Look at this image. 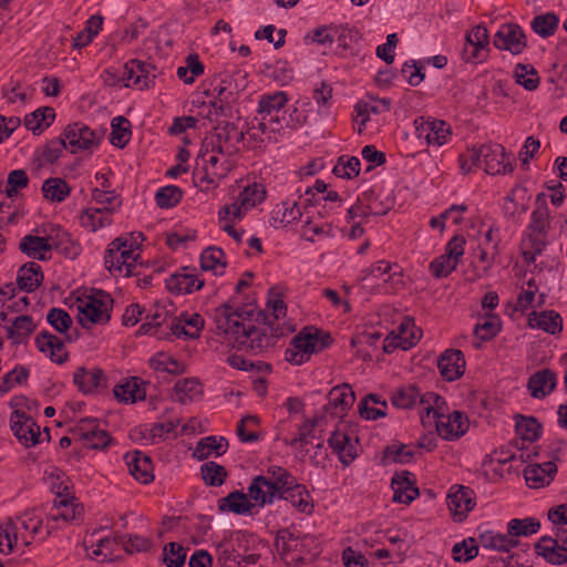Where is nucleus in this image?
<instances>
[{
	"label": "nucleus",
	"instance_id": "obj_1",
	"mask_svg": "<svg viewBox=\"0 0 567 567\" xmlns=\"http://www.w3.org/2000/svg\"><path fill=\"white\" fill-rule=\"evenodd\" d=\"M268 310H271L272 320L269 316H264L267 320L262 326H255L248 318V312L233 308L224 303L213 310L212 318L215 323V330L218 334L235 349L247 351L251 354H259L276 346L278 339L284 334L279 324L275 321L286 316V306L282 299H270L267 303Z\"/></svg>",
	"mask_w": 567,
	"mask_h": 567
},
{
	"label": "nucleus",
	"instance_id": "obj_16",
	"mask_svg": "<svg viewBox=\"0 0 567 567\" xmlns=\"http://www.w3.org/2000/svg\"><path fill=\"white\" fill-rule=\"evenodd\" d=\"M493 44L499 50H506L517 55L527 47V39L518 24L505 23L495 33Z\"/></svg>",
	"mask_w": 567,
	"mask_h": 567
},
{
	"label": "nucleus",
	"instance_id": "obj_48",
	"mask_svg": "<svg viewBox=\"0 0 567 567\" xmlns=\"http://www.w3.org/2000/svg\"><path fill=\"white\" fill-rule=\"evenodd\" d=\"M111 214L95 207L86 208L80 216L81 226L92 233L111 225Z\"/></svg>",
	"mask_w": 567,
	"mask_h": 567
},
{
	"label": "nucleus",
	"instance_id": "obj_45",
	"mask_svg": "<svg viewBox=\"0 0 567 567\" xmlns=\"http://www.w3.org/2000/svg\"><path fill=\"white\" fill-rule=\"evenodd\" d=\"M480 543L486 549H494L498 551H509L517 545V540L512 538L511 535L486 530L480 535Z\"/></svg>",
	"mask_w": 567,
	"mask_h": 567
},
{
	"label": "nucleus",
	"instance_id": "obj_35",
	"mask_svg": "<svg viewBox=\"0 0 567 567\" xmlns=\"http://www.w3.org/2000/svg\"><path fill=\"white\" fill-rule=\"evenodd\" d=\"M536 551L553 565H563L567 561V549L550 536H544L538 540Z\"/></svg>",
	"mask_w": 567,
	"mask_h": 567
},
{
	"label": "nucleus",
	"instance_id": "obj_59",
	"mask_svg": "<svg viewBox=\"0 0 567 567\" xmlns=\"http://www.w3.org/2000/svg\"><path fill=\"white\" fill-rule=\"evenodd\" d=\"M360 159L355 156L342 155L333 167V174L340 178L352 179L360 173Z\"/></svg>",
	"mask_w": 567,
	"mask_h": 567
},
{
	"label": "nucleus",
	"instance_id": "obj_34",
	"mask_svg": "<svg viewBox=\"0 0 567 567\" xmlns=\"http://www.w3.org/2000/svg\"><path fill=\"white\" fill-rule=\"evenodd\" d=\"M302 216L300 207L296 200H284L275 206L271 212V225L275 228L286 227Z\"/></svg>",
	"mask_w": 567,
	"mask_h": 567
},
{
	"label": "nucleus",
	"instance_id": "obj_15",
	"mask_svg": "<svg viewBox=\"0 0 567 567\" xmlns=\"http://www.w3.org/2000/svg\"><path fill=\"white\" fill-rule=\"evenodd\" d=\"M10 426L14 436L25 447L34 446L40 442V426L25 412L13 411L10 415Z\"/></svg>",
	"mask_w": 567,
	"mask_h": 567
},
{
	"label": "nucleus",
	"instance_id": "obj_19",
	"mask_svg": "<svg viewBox=\"0 0 567 567\" xmlns=\"http://www.w3.org/2000/svg\"><path fill=\"white\" fill-rule=\"evenodd\" d=\"M166 288L176 295H187L199 290L204 280L199 279L196 268L183 267L165 280Z\"/></svg>",
	"mask_w": 567,
	"mask_h": 567
},
{
	"label": "nucleus",
	"instance_id": "obj_26",
	"mask_svg": "<svg viewBox=\"0 0 567 567\" xmlns=\"http://www.w3.org/2000/svg\"><path fill=\"white\" fill-rule=\"evenodd\" d=\"M37 349L52 362L63 364L68 360V351L63 341L49 331H41L34 339Z\"/></svg>",
	"mask_w": 567,
	"mask_h": 567
},
{
	"label": "nucleus",
	"instance_id": "obj_18",
	"mask_svg": "<svg viewBox=\"0 0 567 567\" xmlns=\"http://www.w3.org/2000/svg\"><path fill=\"white\" fill-rule=\"evenodd\" d=\"M354 401L355 395L350 384L336 385L328 393V403L323 406L324 413L332 417H342Z\"/></svg>",
	"mask_w": 567,
	"mask_h": 567
},
{
	"label": "nucleus",
	"instance_id": "obj_31",
	"mask_svg": "<svg viewBox=\"0 0 567 567\" xmlns=\"http://www.w3.org/2000/svg\"><path fill=\"white\" fill-rule=\"evenodd\" d=\"M113 393L116 400L123 403H135L146 398L144 382L137 377H131L116 384Z\"/></svg>",
	"mask_w": 567,
	"mask_h": 567
},
{
	"label": "nucleus",
	"instance_id": "obj_38",
	"mask_svg": "<svg viewBox=\"0 0 567 567\" xmlns=\"http://www.w3.org/2000/svg\"><path fill=\"white\" fill-rule=\"evenodd\" d=\"M547 234L525 231L522 241V256L525 262L533 264L547 246Z\"/></svg>",
	"mask_w": 567,
	"mask_h": 567
},
{
	"label": "nucleus",
	"instance_id": "obj_52",
	"mask_svg": "<svg viewBox=\"0 0 567 567\" xmlns=\"http://www.w3.org/2000/svg\"><path fill=\"white\" fill-rule=\"evenodd\" d=\"M317 425V419H306L302 424L298 426L297 435L292 437H284L282 441L285 445L291 447H300L303 449L307 445L312 443V439H315V429Z\"/></svg>",
	"mask_w": 567,
	"mask_h": 567
},
{
	"label": "nucleus",
	"instance_id": "obj_23",
	"mask_svg": "<svg viewBox=\"0 0 567 567\" xmlns=\"http://www.w3.org/2000/svg\"><path fill=\"white\" fill-rule=\"evenodd\" d=\"M475 505V493L470 487L458 486L456 491L450 492L447 495L449 509L457 522L465 519Z\"/></svg>",
	"mask_w": 567,
	"mask_h": 567
},
{
	"label": "nucleus",
	"instance_id": "obj_33",
	"mask_svg": "<svg viewBox=\"0 0 567 567\" xmlns=\"http://www.w3.org/2000/svg\"><path fill=\"white\" fill-rule=\"evenodd\" d=\"M277 499L289 502L300 513L309 515L313 512V502L309 491L298 482L289 486Z\"/></svg>",
	"mask_w": 567,
	"mask_h": 567
},
{
	"label": "nucleus",
	"instance_id": "obj_51",
	"mask_svg": "<svg viewBox=\"0 0 567 567\" xmlns=\"http://www.w3.org/2000/svg\"><path fill=\"white\" fill-rule=\"evenodd\" d=\"M471 47V58H486L485 48L488 45V31L483 25L474 27L465 37Z\"/></svg>",
	"mask_w": 567,
	"mask_h": 567
},
{
	"label": "nucleus",
	"instance_id": "obj_53",
	"mask_svg": "<svg viewBox=\"0 0 567 567\" xmlns=\"http://www.w3.org/2000/svg\"><path fill=\"white\" fill-rule=\"evenodd\" d=\"M559 25V17L555 12L537 14L530 22L532 30L542 38L555 34Z\"/></svg>",
	"mask_w": 567,
	"mask_h": 567
},
{
	"label": "nucleus",
	"instance_id": "obj_41",
	"mask_svg": "<svg viewBox=\"0 0 567 567\" xmlns=\"http://www.w3.org/2000/svg\"><path fill=\"white\" fill-rule=\"evenodd\" d=\"M528 321L532 328L542 329L550 334L560 332L563 329V319L560 315L554 310L543 311L540 313L533 312Z\"/></svg>",
	"mask_w": 567,
	"mask_h": 567
},
{
	"label": "nucleus",
	"instance_id": "obj_56",
	"mask_svg": "<svg viewBox=\"0 0 567 567\" xmlns=\"http://www.w3.org/2000/svg\"><path fill=\"white\" fill-rule=\"evenodd\" d=\"M148 364L156 372H166L168 374H181L184 372L183 363L164 352L152 357Z\"/></svg>",
	"mask_w": 567,
	"mask_h": 567
},
{
	"label": "nucleus",
	"instance_id": "obj_22",
	"mask_svg": "<svg viewBox=\"0 0 567 567\" xmlns=\"http://www.w3.org/2000/svg\"><path fill=\"white\" fill-rule=\"evenodd\" d=\"M329 446L338 455L343 466H349L358 457V439L336 430L328 440Z\"/></svg>",
	"mask_w": 567,
	"mask_h": 567
},
{
	"label": "nucleus",
	"instance_id": "obj_21",
	"mask_svg": "<svg viewBox=\"0 0 567 567\" xmlns=\"http://www.w3.org/2000/svg\"><path fill=\"white\" fill-rule=\"evenodd\" d=\"M329 446L338 455L343 466H349L358 457V439L336 430L328 440Z\"/></svg>",
	"mask_w": 567,
	"mask_h": 567
},
{
	"label": "nucleus",
	"instance_id": "obj_42",
	"mask_svg": "<svg viewBox=\"0 0 567 567\" xmlns=\"http://www.w3.org/2000/svg\"><path fill=\"white\" fill-rule=\"evenodd\" d=\"M19 248L33 259L48 260L50 258L49 245L43 236L27 235L20 240Z\"/></svg>",
	"mask_w": 567,
	"mask_h": 567
},
{
	"label": "nucleus",
	"instance_id": "obj_30",
	"mask_svg": "<svg viewBox=\"0 0 567 567\" xmlns=\"http://www.w3.org/2000/svg\"><path fill=\"white\" fill-rule=\"evenodd\" d=\"M557 472V466L553 461L543 464H529L524 470L526 484L532 488H540L548 485Z\"/></svg>",
	"mask_w": 567,
	"mask_h": 567
},
{
	"label": "nucleus",
	"instance_id": "obj_61",
	"mask_svg": "<svg viewBox=\"0 0 567 567\" xmlns=\"http://www.w3.org/2000/svg\"><path fill=\"white\" fill-rule=\"evenodd\" d=\"M28 378L29 369L23 365H16L0 380V396L9 392L16 385L25 383Z\"/></svg>",
	"mask_w": 567,
	"mask_h": 567
},
{
	"label": "nucleus",
	"instance_id": "obj_44",
	"mask_svg": "<svg viewBox=\"0 0 567 567\" xmlns=\"http://www.w3.org/2000/svg\"><path fill=\"white\" fill-rule=\"evenodd\" d=\"M55 112L52 107H40L34 112L27 114L24 117V126L34 134H40L48 128L54 121Z\"/></svg>",
	"mask_w": 567,
	"mask_h": 567
},
{
	"label": "nucleus",
	"instance_id": "obj_25",
	"mask_svg": "<svg viewBox=\"0 0 567 567\" xmlns=\"http://www.w3.org/2000/svg\"><path fill=\"white\" fill-rule=\"evenodd\" d=\"M130 474L142 484L154 481L153 463L148 455L141 451L127 452L124 456Z\"/></svg>",
	"mask_w": 567,
	"mask_h": 567
},
{
	"label": "nucleus",
	"instance_id": "obj_7",
	"mask_svg": "<svg viewBox=\"0 0 567 567\" xmlns=\"http://www.w3.org/2000/svg\"><path fill=\"white\" fill-rule=\"evenodd\" d=\"M113 299L110 293L97 289L78 298L79 321L82 327L105 324L111 319Z\"/></svg>",
	"mask_w": 567,
	"mask_h": 567
},
{
	"label": "nucleus",
	"instance_id": "obj_47",
	"mask_svg": "<svg viewBox=\"0 0 567 567\" xmlns=\"http://www.w3.org/2000/svg\"><path fill=\"white\" fill-rule=\"evenodd\" d=\"M21 538L20 529L16 518H7L0 525V553L10 554Z\"/></svg>",
	"mask_w": 567,
	"mask_h": 567
},
{
	"label": "nucleus",
	"instance_id": "obj_49",
	"mask_svg": "<svg viewBox=\"0 0 567 567\" xmlns=\"http://www.w3.org/2000/svg\"><path fill=\"white\" fill-rule=\"evenodd\" d=\"M200 394L202 385L196 379H182L174 385L175 400L183 404L197 400Z\"/></svg>",
	"mask_w": 567,
	"mask_h": 567
},
{
	"label": "nucleus",
	"instance_id": "obj_62",
	"mask_svg": "<svg viewBox=\"0 0 567 567\" xmlns=\"http://www.w3.org/2000/svg\"><path fill=\"white\" fill-rule=\"evenodd\" d=\"M200 474L204 482L209 486H220L226 477V468L216 462H206L200 466Z\"/></svg>",
	"mask_w": 567,
	"mask_h": 567
},
{
	"label": "nucleus",
	"instance_id": "obj_27",
	"mask_svg": "<svg viewBox=\"0 0 567 567\" xmlns=\"http://www.w3.org/2000/svg\"><path fill=\"white\" fill-rule=\"evenodd\" d=\"M557 385V374L550 369H542L528 378L527 390L534 399H544Z\"/></svg>",
	"mask_w": 567,
	"mask_h": 567
},
{
	"label": "nucleus",
	"instance_id": "obj_43",
	"mask_svg": "<svg viewBox=\"0 0 567 567\" xmlns=\"http://www.w3.org/2000/svg\"><path fill=\"white\" fill-rule=\"evenodd\" d=\"M248 493L245 494L239 491L231 492L226 497L218 501V508L220 512H230L235 514L250 513L252 504L248 499Z\"/></svg>",
	"mask_w": 567,
	"mask_h": 567
},
{
	"label": "nucleus",
	"instance_id": "obj_50",
	"mask_svg": "<svg viewBox=\"0 0 567 567\" xmlns=\"http://www.w3.org/2000/svg\"><path fill=\"white\" fill-rule=\"evenodd\" d=\"M200 267L205 271H213L214 275H223L226 262L225 254L220 248L208 247L200 255Z\"/></svg>",
	"mask_w": 567,
	"mask_h": 567
},
{
	"label": "nucleus",
	"instance_id": "obj_54",
	"mask_svg": "<svg viewBox=\"0 0 567 567\" xmlns=\"http://www.w3.org/2000/svg\"><path fill=\"white\" fill-rule=\"evenodd\" d=\"M131 124L124 116H115L111 121L110 142L112 145L123 148L131 140Z\"/></svg>",
	"mask_w": 567,
	"mask_h": 567
},
{
	"label": "nucleus",
	"instance_id": "obj_14",
	"mask_svg": "<svg viewBox=\"0 0 567 567\" xmlns=\"http://www.w3.org/2000/svg\"><path fill=\"white\" fill-rule=\"evenodd\" d=\"M63 141L71 153L76 154L81 151H89L97 146L99 137L95 132L83 123L69 124L63 133Z\"/></svg>",
	"mask_w": 567,
	"mask_h": 567
},
{
	"label": "nucleus",
	"instance_id": "obj_29",
	"mask_svg": "<svg viewBox=\"0 0 567 567\" xmlns=\"http://www.w3.org/2000/svg\"><path fill=\"white\" fill-rule=\"evenodd\" d=\"M230 168L231 162L228 158L220 163V168L218 169H208L205 166L202 168L197 167L193 174V182L196 187L204 192H208L218 186L220 179L228 174Z\"/></svg>",
	"mask_w": 567,
	"mask_h": 567
},
{
	"label": "nucleus",
	"instance_id": "obj_32",
	"mask_svg": "<svg viewBox=\"0 0 567 567\" xmlns=\"http://www.w3.org/2000/svg\"><path fill=\"white\" fill-rule=\"evenodd\" d=\"M410 473L406 471L395 473L391 480V487L393 489V502L410 504L419 496V489L413 485L410 478Z\"/></svg>",
	"mask_w": 567,
	"mask_h": 567
},
{
	"label": "nucleus",
	"instance_id": "obj_60",
	"mask_svg": "<svg viewBox=\"0 0 567 567\" xmlns=\"http://www.w3.org/2000/svg\"><path fill=\"white\" fill-rule=\"evenodd\" d=\"M266 196L265 187L261 184L247 185L237 196L239 205L246 207L248 210L260 204Z\"/></svg>",
	"mask_w": 567,
	"mask_h": 567
},
{
	"label": "nucleus",
	"instance_id": "obj_9",
	"mask_svg": "<svg viewBox=\"0 0 567 567\" xmlns=\"http://www.w3.org/2000/svg\"><path fill=\"white\" fill-rule=\"evenodd\" d=\"M212 96L209 102V112L207 117L213 120V115L228 116L231 111V104L237 99L238 87L233 83V76L227 72L215 75L212 80Z\"/></svg>",
	"mask_w": 567,
	"mask_h": 567
},
{
	"label": "nucleus",
	"instance_id": "obj_37",
	"mask_svg": "<svg viewBox=\"0 0 567 567\" xmlns=\"http://www.w3.org/2000/svg\"><path fill=\"white\" fill-rule=\"evenodd\" d=\"M43 281L41 266L34 261L24 264L18 271L17 284L21 290L32 292Z\"/></svg>",
	"mask_w": 567,
	"mask_h": 567
},
{
	"label": "nucleus",
	"instance_id": "obj_57",
	"mask_svg": "<svg viewBox=\"0 0 567 567\" xmlns=\"http://www.w3.org/2000/svg\"><path fill=\"white\" fill-rule=\"evenodd\" d=\"M501 319L496 315H487L474 327V334L482 341L494 338L501 331Z\"/></svg>",
	"mask_w": 567,
	"mask_h": 567
},
{
	"label": "nucleus",
	"instance_id": "obj_2",
	"mask_svg": "<svg viewBox=\"0 0 567 567\" xmlns=\"http://www.w3.org/2000/svg\"><path fill=\"white\" fill-rule=\"evenodd\" d=\"M287 103L288 96L284 91L260 95L257 109L260 122L256 128L267 135L268 140L276 141V134L280 133L285 125L295 124L291 118H287Z\"/></svg>",
	"mask_w": 567,
	"mask_h": 567
},
{
	"label": "nucleus",
	"instance_id": "obj_64",
	"mask_svg": "<svg viewBox=\"0 0 567 567\" xmlns=\"http://www.w3.org/2000/svg\"><path fill=\"white\" fill-rule=\"evenodd\" d=\"M186 549L178 543L171 542L163 549V560L167 567H183Z\"/></svg>",
	"mask_w": 567,
	"mask_h": 567
},
{
	"label": "nucleus",
	"instance_id": "obj_3",
	"mask_svg": "<svg viewBox=\"0 0 567 567\" xmlns=\"http://www.w3.org/2000/svg\"><path fill=\"white\" fill-rule=\"evenodd\" d=\"M295 482L297 478L287 468L270 465L265 475H258L251 481L248 495L258 506L262 507L272 504Z\"/></svg>",
	"mask_w": 567,
	"mask_h": 567
},
{
	"label": "nucleus",
	"instance_id": "obj_40",
	"mask_svg": "<svg viewBox=\"0 0 567 567\" xmlns=\"http://www.w3.org/2000/svg\"><path fill=\"white\" fill-rule=\"evenodd\" d=\"M228 442L223 436H206L200 439L194 450V456L198 460L208 458L212 455L220 456L227 452Z\"/></svg>",
	"mask_w": 567,
	"mask_h": 567
},
{
	"label": "nucleus",
	"instance_id": "obj_24",
	"mask_svg": "<svg viewBox=\"0 0 567 567\" xmlns=\"http://www.w3.org/2000/svg\"><path fill=\"white\" fill-rule=\"evenodd\" d=\"M442 378L449 382L457 380L465 371V359L461 350H445L437 360Z\"/></svg>",
	"mask_w": 567,
	"mask_h": 567
},
{
	"label": "nucleus",
	"instance_id": "obj_28",
	"mask_svg": "<svg viewBox=\"0 0 567 567\" xmlns=\"http://www.w3.org/2000/svg\"><path fill=\"white\" fill-rule=\"evenodd\" d=\"M414 326L410 322H403L399 326L398 331H392L384 340L383 350L386 353L393 352L400 348L408 350L412 348L420 339V334L413 332Z\"/></svg>",
	"mask_w": 567,
	"mask_h": 567
},
{
	"label": "nucleus",
	"instance_id": "obj_4",
	"mask_svg": "<svg viewBox=\"0 0 567 567\" xmlns=\"http://www.w3.org/2000/svg\"><path fill=\"white\" fill-rule=\"evenodd\" d=\"M140 257V245L136 241L117 237L109 244L104 262L111 274L130 277L136 275L134 269Z\"/></svg>",
	"mask_w": 567,
	"mask_h": 567
},
{
	"label": "nucleus",
	"instance_id": "obj_11",
	"mask_svg": "<svg viewBox=\"0 0 567 567\" xmlns=\"http://www.w3.org/2000/svg\"><path fill=\"white\" fill-rule=\"evenodd\" d=\"M244 132L235 123L223 121L215 127V134L208 143L213 145V152L229 157L238 151L237 145L243 142Z\"/></svg>",
	"mask_w": 567,
	"mask_h": 567
},
{
	"label": "nucleus",
	"instance_id": "obj_39",
	"mask_svg": "<svg viewBox=\"0 0 567 567\" xmlns=\"http://www.w3.org/2000/svg\"><path fill=\"white\" fill-rule=\"evenodd\" d=\"M54 506L58 511L56 514L52 515L53 520L62 519L68 523L75 522L82 514V506L74 503L73 498L69 494L59 493L54 499Z\"/></svg>",
	"mask_w": 567,
	"mask_h": 567
},
{
	"label": "nucleus",
	"instance_id": "obj_63",
	"mask_svg": "<svg viewBox=\"0 0 567 567\" xmlns=\"http://www.w3.org/2000/svg\"><path fill=\"white\" fill-rule=\"evenodd\" d=\"M516 82L528 91H534L539 85L537 71L528 64H517L514 71Z\"/></svg>",
	"mask_w": 567,
	"mask_h": 567
},
{
	"label": "nucleus",
	"instance_id": "obj_58",
	"mask_svg": "<svg viewBox=\"0 0 567 567\" xmlns=\"http://www.w3.org/2000/svg\"><path fill=\"white\" fill-rule=\"evenodd\" d=\"M540 528V522L533 517L524 519L514 518L508 522L507 532L512 538L518 536H530Z\"/></svg>",
	"mask_w": 567,
	"mask_h": 567
},
{
	"label": "nucleus",
	"instance_id": "obj_55",
	"mask_svg": "<svg viewBox=\"0 0 567 567\" xmlns=\"http://www.w3.org/2000/svg\"><path fill=\"white\" fill-rule=\"evenodd\" d=\"M70 190L68 183L59 177H50L42 185L43 196L50 202H63L69 196Z\"/></svg>",
	"mask_w": 567,
	"mask_h": 567
},
{
	"label": "nucleus",
	"instance_id": "obj_36",
	"mask_svg": "<svg viewBox=\"0 0 567 567\" xmlns=\"http://www.w3.org/2000/svg\"><path fill=\"white\" fill-rule=\"evenodd\" d=\"M35 328L37 324L34 323L33 318L27 315L17 317L12 321L11 326L6 327L8 338L14 346L27 343Z\"/></svg>",
	"mask_w": 567,
	"mask_h": 567
},
{
	"label": "nucleus",
	"instance_id": "obj_12",
	"mask_svg": "<svg viewBox=\"0 0 567 567\" xmlns=\"http://www.w3.org/2000/svg\"><path fill=\"white\" fill-rule=\"evenodd\" d=\"M414 125L417 137L424 138L429 145L440 147L451 140V125L443 120L420 116Z\"/></svg>",
	"mask_w": 567,
	"mask_h": 567
},
{
	"label": "nucleus",
	"instance_id": "obj_17",
	"mask_svg": "<svg viewBox=\"0 0 567 567\" xmlns=\"http://www.w3.org/2000/svg\"><path fill=\"white\" fill-rule=\"evenodd\" d=\"M73 382L85 395L97 394L107 388L105 372L96 367H79L73 373Z\"/></svg>",
	"mask_w": 567,
	"mask_h": 567
},
{
	"label": "nucleus",
	"instance_id": "obj_46",
	"mask_svg": "<svg viewBox=\"0 0 567 567\" xmlns=\"http://www.w3.org/2000/svg\"><path fill=\"white\" fill-rule=\"evenodd\" d=\"M516 434L523 441L522 450L527 449L525 446V442L533 443L540 436L542 425L537 421V419L533 416H523L520 415L516 420L515 424Z\"/></svg>",
	"mask_w": 567,
	"mask_h": 567
},
{
	"label": "nucleus",
	"instance_id": "obj_13",
	"mask_svg": "<svg viewBox=\"0 0 567 567\" xmlns=\"http://www.w3.org/2000/svg\"><path fill=\"white\" fill-rule=\"evenodd\" d=\"M155 66L141 60H130L124 64L122 76L126 87L148 89L155 80Z\"/></svg>",
	"mask_w": 567,
	"mask_h": 567
},
{
	"label": "nucleus",
	"instance_id": "obj_20",
	"mask_svg": "<svg viewBox=\"0 0 567 567\" xmlns=\"http://www.w3.org/2000/svg\"><path fill=\"white\" fill-rule=\"evenodd\" d=\"M49 245V251L55 249L66 257L74 258L80 252V246L71 239V235L58 225H50L40 231Z\"/></svg>",
	"mask_w": 567,
	"mask_h": 567
},
{
	"label": "nucleus",
	"instance_id": "obj_5",
	"mask_svg": "<svg viewBox=\"0 0 567 567\" xmlns=\"http://www.w3.org/2000/svg\"><path fill=\"white\" fill-rule=\"evenodd\" d=\"M332 342L329 333L315 328H305L292 338L285 351V359L291 364L300 365L307 362L315 352L327 349Z\"/></svg>",
	"mask_w": 567,
	"mask_h": 567
},
{
	"label": "nucleus",
	"instance_id": "obj_6",
	"mask_svg": "<svg viewBox=\"0 0 567 567\" xmlns=\"http://www.w3.org/2000/svg\"><path fill=\"white\" fill-rule=\"evenodd\" d=\"M392 404L398 409H412L419 406L421 422L424 426L430 423L431 413L436 414L439 404L443 398L434 392L421 393L415 385H406L396 389L391 395Z\"/></svg>",
	"mask_w": 567,
	"mask_h": 567
},
{
	"label": "nucleus",
	"instance_id": "obj_8",
	"mask_svg": "<svg viewBox=\"0 0 567 567\" xmlns=\"http://www.w3.org/2000/svg\"><path fill=\"white\" fill-rule=\"evenodd\" d=\"M474 165H480L487 174H507L513 171V164L505 148L497 143L482 144L471 150Z\"/></svg>",
	"mask_w": 567,
	"mask_h": 567
},
{
	"label": "nucleus",
	"instance_id": "obj_10",
	"mask_svg": "<svg viewBox=\"0 0 567 567\" xmlns=\"http://www.w3.org/2000/svg\"><path fill=\"white\" fill-rule=\"evenodd\" d=\"M445 401L439 404L436 414L431 413L430 423H434L437 434L446 440L454 441L463 436L468 429V419L461 412L454 411L447 415L444 414Z\"/></svg>",
	"mask_w": 567,
	"mask_h": 567
}]
</instances>
